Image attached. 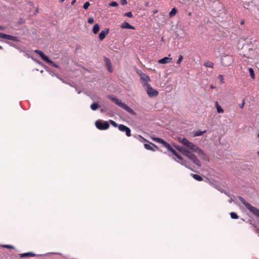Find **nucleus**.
<instances>
[{
    "label": "nucleus",
    "mask_w": 259,
    "mask_h": 259,
    "mask_svg": "<svg viewBox=\"0 0 259 259\" xmlns=\"http://www.w3.org/2000/svg\"><path fill=\"white\" fill-rule=\"evenodd\" d=\"M34 52L36 54L39 55L41 58H42V56H44L45 55V54H44V53L42 52H41V51H39L38 50H35L34 51Z\"/></svg>",
    "instance_id": "nucleus-25"
},
{
    "label": "nucleus",
    "mask_w": 259,
    "mask_h": 259,
    "mask_svg": "<svg viewBox=\"0 0 259 259\" xmlns=\"http://www.w3.org/2000/svg\"><path fill=\"white\" fill-rule=\"evenodd\" d=\"M191 176L198 181H201L202 180V178L199 175L191 174Z\"/></svg>",
    "instance_id": "nucleus-17"
},
{
    "label": "nucleus",
    "mask_w": 259,
    "mask_h": 259,
    "mask_svg": "<svg viewBox=\"0 0 259 259\" xmlns=\"http://www.w3.org/2000/svg\"><path fill=\"white\" fill-rule=\"evenodd\" d=\"M244 24V20H242L240 22V24L241 25H243Z\"/></svg>",
    "instance_id": "nucleus-48"
},
{
    "label": "nucleus",
    "mask_w": 259,
    "mask_h": 259,
    "mask_svg": "<svg viewBox=\"0 0 259 259\" xmlns=\"http://www.w3.org/2000/svg\"><path fill=\"white\" fill-rule=\"evenodd\" d=\"M184 147L180 146L179 145L175 146V148L180 152H181L184 155L187 156L190 160H192L198 166H200L201 163L199 160L197 158L196 155L192 153L189 148L186 146L184 145Z\"/></svg>",
    "instance_id": "nucleus-2"
},
{
    "label": "nucleus",
    "mask_w": 259,
    "mask_h": 259,
    "mask_svg": "<svg viewBox=\"0 0 259 259\" xmlns=\"http://www.w3.org/2000/svg\"><path fill=\"white\" fill-rule=\"evenodd\" d=\"M120 4L122 5H125L127 4L126 0H120Z\"/></svg>",
    "instance_id": "nucleus-40"
},
{
    "label": "nucleus",
    "mask_w": 259,
    "mask_h": 259,
    "mask_svg": "<svg viewBox=\"0 0 259 259\" xmlns=\"http://www.w3.org/2000/svg\"><path fill=\"white\" fill-rule=\"evenodd\" d=\"M118 130L121 132H125L127 137H130L131 136V129L123 124H119L118 126Z\"/></svg>",
    "instance_id": "nucleus-8"
},
{
    "label": "nucleus",
    "mask_w": 259,
    "mask_h": 259,
    "mask_svg": "<svg viewBox=\"0 0 259 259\" xmlns=\"http://www.w3.org/2000/svg\"><path fill=\"white\" fill-rule=\"evenodd\" d=\"M124 16L130 17V18H132L133 17V13L131 12H127V13H125Z\"/></svg>",
    "instance_id": "nucleus-32"
},
{
    "label": "nucleus",
    "mask_w": 259,
    "mask_h": 259,
    "mask_svg": "<svg viewBox=\"0 0 259 259\" xmlns=\"http://www.w3.org/2000/svg\"><path fill=\"white\" fill-rule=\"evenodd\" d=\"M88 22L90 24H93L94 23V19L92 17H89L88 20Z\"/></svg>",
    "instance_id": "nucleus-36"
},
{
    "label": "nucleus",
    "mask_w": 259,
    "mask_h": 259,
    "mask_svg": "<svg viewBox=\"0 0 259 259\" xmlns=\"http://www.w3.org/2000/svg\"><path fill=\"white\" fill-rule=\"evenodd\" d=\"M76 0H72L71 2V5H73L76 3Z\"/></svg>",
    "instance_id": "nucleus-46"
},
{
    "label": "nucleus",
    "mask_w": 259,
    "mask_h": 259,
    "mask_svg": "<svg viewBox=\"0 0 259 259\" xmlns=\"http://www.w3.org/2000/svg\"><path fill=\"white\" fill-rule=\"evenodd\" d=\"M90 3H89V2H86V3H85L84 4V5H83V8L84 9L87 10V9H88V8H89V7L90 6Z\"/></svg>",
    "instance_id": "nucleus-33"
},
{
    "label": "nucleus",
    "mask_w": 259,
    "mask_h": 259,
    "mask_svg": "<svg viewBox=\"0 0 259 259\" xmlns=\"http://www.w3.org/2000/svg\"><path fill=\"white\" fill-rule=\"evenodd\" d=\"M163 146L165 147L168 151H170L171 148H172L171 146L167 143L166 141L163 144Z\"/></svg>",
    "instance_id": "nucleus-23"
},
{
    "label": "nucleus",
    "mask_w": 259,
    "mask_h": 259,
    "mask_svg": "<svg viewBox=\"0 0 259 259\" xmlns=\"http://www.w3.org/2000/svg\"><path fill=\"white\" fill-rule=\"evenodd\" d=\"M191 15V13H189V15L190 16Z\"/></svg>",
    "instance_id": "nucleus-58"
},
{
    "label": "nucleus",
    "mask_w": 259,
    "mask_h": 259,
    "mask_svg": "<svg viewBox=\"0 0 259 259\" xmlns=\"http://www.w3.org/2000/svg\"><path fill=\"white\" fill-rule=\"evenodd\" d=\"M244 105H245V100H243L242 102L239 104V107L241 108V109H243L244 106Z\"/></svg>",
    "instance_id": "nucleus-37"
},
{
    "label": "nucleus",
    "mask_w": 259,
    "mask_h": 259,
    "mask_svg": "<svg viewBox=\"0 0 259 259\" xmlns=\"http://www.w3.org/2000/svg\"><path fill=\"white\" fill-rule=\"evenodd\" d=\"M157 12V10H155V11H154V13L155 14Z\"/></svg>",
    "instance_id": "nucleus-55"
},
{
    "label": "nucleus",
    "mask_w": 259,
    "mask_h": 259,
    "mask_svg": "<svg viewBox=\"0 0 259 259\" xmlns=\"http://www.w3.org/2000/svg\"><path fill=\"white\" fill-rule=\"evenodd\" d=\"M250 54L254 55L255 54V51L253 49H249V50Z\"/></svg>",
    "instance_id": "nucleus-44"
},
{
    "label": "nucleus",
    "mask_w": 259,
    "mask_h": 259,
    "mask_svg": "<svg viewBox=\"0 0 259 259\" xmlns=\"http://www.w3.org/2000/svg\"><path fill=\"white\" fill-rule=\"evenodd\" d=\"M99 104L96 102L93 103L91 105V108L92 109V110H93L94 111L97 110L99 108Z\"/></svg>",
    "instance_id": "nucleus-19"
},
{
    "label": "nucleus",
    "mask_w": 259,
    "mask_h": 259,
    "mask_svg": "<svg viewBox=\"0 0 259 259\" xmlns=\"http://www.w3.org/2000/svg\"><path fill=\"white\" fill-rule=\"evenodd\" d=\"M172 58L169 57H164L163 59H160L157 61V63L159 64H166V63H172Z\"/></svg>",
    "instance_id": "nucleus-11"
},
{
    "label": "nucleus",
    "mask_w": 259,
    "mask_h": 259,
    "mask_svg": "<svg viewBox=\"0 0 259 259\" xmlns=\"http://www.w3.org/2000/svg\"><path fill=\"white\" fill-rule=\"evenodd\" d=\"M139 138L140 139V140L141 142L146 141V140L145 139H144L143 137H142L141 136H139Z\"/></svg>",
    "instance_id": "nucleus-42"
},
{
    "label": "nucleus",
    "mask_w": 259,
    "mask_h": 259,
    "mask_svg": "<svg viewBox=\"0 0 259 259\" xmlns=\"http://www.w3.org/2000/svg\"><path fill=\"white\" fill-rule=\"evenodd\" d=\"M176 156L179 160V161H178V162L183 165L184 164L182 162V161L183 160L182 157L180 155H179L178 154Z\"/></svg>",
    "instance_id": "nucleus-29"
},
{
    "label": "nucleus",
    "mask_w": 259,
    "mask_h": 259,
    "mask_svg": "<svg viewBox=\"0 0 259 259\" xmlns=\"http://www.w3.org/2000/svg\"><path fill=\"white\" fill-rule=\"evenodd\" d=\"M210 88H212V89H213V88H214V87H213V85H211L210 86Z\"/></svg>",
    "instance_id": "nucleus-54"
},
{
    "label": "nucleus",
    "mask_w": 259,
    "mask_h": 259,
    "mask_svg": "<svg viewBox=\"0 0 259 259\" xmlns=\"http://www.w3.org/2000/svg\"><path fill=\"white\" fill-rule=\"evenodd\" d=\"M258 154H259V152H258Z\"/></svg>",
    "instance_id": "nucleus-62"
},
{
    "label": "nucleus",
    "mask_w": 259,
    "mask_h": 259,
    "mask_svg": "<svg viewBox=\"0 0 259 259\" xmlns=\"http://www.w3.org/2000/svg\"><path fill=\"white\" fill-rule=\"evenodd\" d=\"M4 246H5V247H6V248H10V249H11V248H14V247H13V246H12V245H5Z\"/></svg>",
    "instance_id": "nucleus-43"
},
{
    "label": "nucleus",
    "mask_w": 259,
    "mask_h": 259,
    "mask_svg": "<svg viewBox=\"0 0 259 259\" xmlns=\"http://www.w3.org/2000/svg\"><path fill=\"white\" fill-rule=\"evenodd\" d=\"M169 151L171 152L172 154L175 156L178 154V153L173 148H171Z\"/></svg>",
    "instance_id": "nucleus-38"
},
{
    "label": "nucleus",
    "mask_w": 259,
    "mask_h": 259,
    "mask_svg": "<svg viewBox=\"0 0 259 259\" xmlns=\"http://www.w3.org/2000/svg\"><path fill=\"white\" fill-rule=\"evenodd\" d=\"M107 66V69L110 72H112V66Z\"/></svg>",
    "instance_id": "nucleus-41"
},
{
    "label": "nucleus",
    "mask_w": 259,
    "mask_h": 259,
    "mask_svg": "<svg viewBox=\"0 0 259 259\" xmlns=\"http://www.w3.org/2000/svg\"><path fill=\"white\" fill-rule=\"evenodd\" d=\"M215 106L217 110V112L219 113H223L224 112V110L221 107V106L219 105L218 102H215Z\"/></svg>",
    "instance_id": "nucleus-14"
},
{
    "label": "nucleus",
    "mask_w": 259,
    "mask_h": 259,
    "mask_svg": "<svg viewBox=\"0 0 259 259\" xmlns=\"http://www.w3.org/2000/svg\"><path fill=\"white\" fill-rule=\"evenodd\" d=\"M153 140L157 142V143H160V144H162V145L163 144V143H164L165 141L163 140V139H161V138H155L154 139H153Z\"/></svg>",
    "instance_id": "nucleus-21"
},
{
    "label": "nucleus",
    "mask_w": 259,
    "mask_h": 259,
    "mask_svg": "<svg viewBox=\"0 0 259 259\" xmlns=\"http://www.w3.org/2000/svg\"><path fill=\"white\" fill-rule=\"evenodd\" d=\"M218 77V79H220V83L221 84H223V83H224V77H223V76L222 75H219Z\"/></svg>",
    "instance_id": "nucleus-31"
},
{
    "label": "nucleus",
    "mask_w": 259,
    "mask_h": 259,
    "mask_svg": "<svg viewBox=\"0 0 259 259\" xmlns=\"http://www.w3.org/2000/svg\"><path fill=\"white\" fill-rule=\"evenodd\" d=\"M109 121L114 127L118 128L119 125L116 122L112 120H109Z\"/></svg>",
    "instance_id": "nucleus-28"
},
{
    "label": "nucleus",
    "mask_w": 259,
    "mask_h": 259,
    "mask_svg": "<svg viewBox=\"0 0 259 259\" xmlns=\"http://www.w3.org/2000/svg\"><path fill=\"white\" fill-rule=\"evenodd\" d=\"M109 28H105L102 30L101 32L99 33V38L100 40H103L106 35L109 33Z\"/></svg>",
    "instance_id": "nucleus-10"
},
{
    "label": "nucleus",
    "mask_w": 259,
    "mask_h": 259,
    "mask_svg": "<svg viewBox=\"0 0 259 259\" xmlns=\"http://www.w3.org/2000/svg\"><path fill=\"white\" fill-rule=\"evenodd\" d=\"M109 6L110 7H117L118 6V4L116 2H112L109 3Z\"/></svg>",
    "instance_id": "nucleus-30"
},
{
    "label": "nucleus",
    "mask_w": 259,
    "mask_h": 259,
    "mask_svg": "<svg viewBox=\"0 0 259 259\" xmlns=\"http://www.w3.org/2000/svg\"><path fill=\"white\" fill-rule=\"evenodd\" d=\"M249 58H250L251 59H256L257 60H258V58H256V56H250V57H249Z\"/></svg>",
    "instance_id": "nucleus-45"
},
{
    "label": "nucleus",
    "mask_w": 259,
    "mask_h": 259,
    "mask_svg": "<svg viewBox=\"0 0 259 259\" xmlns=\"http://www.w3.org/2000/svg\"><path fill=\"white\" fill-rule=\"evenodd\" d=\"M75 90L77 91L78 94H80L81 91L80 90H78L76 87H75Z\"/></svg>",
    "instance_id": "nucleus-47"
},
{
    "label": "nucleus",
    "mask_w": 259,
    "mask_h": 259,
    "mask_svg": "<svg viewBox=\"0 0 259 259\" xmlns=\"http://www.w3.org/2000/svg\"><path fill=\"white\" fill-rule=\"evenodd\" d=\"M0 37L14 41L18 40L17 37L0 32Z\"/></svg>",
    "instance_id": "nucleus-9"
},
{
    "label": "nucleus",
    "mask_w": 259,
    "mask_h": 259,
    "mask_svg": "<svg viewBox=\"0 0 259 259\" xmlns=\"http://www.w3.org/2000/svg\"><path fill=\"white\" fill-rule=\"evenodd\" d=\"M239 199L240 201L244 205L245 207L249 210L252 214H253L255 216L259 218V209L257 208L252 206L249 203L246 201L243 197L241 196H239Z\"/></svg>",
    "instance_id": "nucleus-3"
},
{
    "label": "nucleus",
    "mask_w": 259,
    "mask_h": 259,
    "mask_svg": "<svg viewBox=\"0 0 259 259\" xmlns=\"http://www.w3.org/2000/svg\"><path fill=\"white\" fill-rule=\"evenodd\" d=\"M120 27L123 29H135V28L132 25H130L128 22H124L122 23Z\"/></svg>",
    "instance_id": "nucleus-12"
},
{
    "label": "nucleus",
    "mask_w": 259,
    "mask_h": 259,
    "mask_svg": "<svg viewBox=\"0 0 259 259\" xmlns=\"http://www.w3.org/2000/svg\"><path fill=\"white\" fill-rule=\"evenodd\" d=\"M178 141L183 145L187 146L191 150L192 153L194 152H196L198 153L201 158L205 160H208V158L204 151L199 148L196 145H195L194 143L190 142L186 138L179 137L178 138Z\"/></svg>",
    "instance_id": "nucleus-1"
},
{
    "label": "nucleus",
    "mask_w": 259,
    "mask_h": 259,
    "mask_svg": "<svg viewBox=\"0 0 259 259\" xmlns=\"http://www.w3.org/2000/svg\"><path fill=\"white\" fill-rule=\"evenodd\" d=\"M63 82L64 83H65L67 84H68V83H69L68 82H67V81H65L64 80H63Z\"/></svg>",
    "instance_id": "nucleus-51"
},
{
    "label": "nucleus",
    "mask_w": 259,
    "mask_h": 259,
    "mask_svg": "<svg viewBox=\"0 0 259 259\" xmlns=\"http://www.w3.org/2000/svg\"><path fill=\"white\" fill-rule=\"evenodd\" d=\"M137 73L139 75L141 80V83L143 87L149 84V82L151 81L150 77L145 73H143L139 69H136Z\"/></svg>",
    "instance_id": "nucleus-5"
},
{
    "label": "nucleus",
    "mask_w": 259,
    "mask_h": 259,
    "mask_svg": "<svg viewBox=\"0 0 259 259\" xmlns=\"http://www.w3.org/2000/svg\"><path fill=\"white\" fill-rule=\"evenodd\" d=\"M68 85H70L71 87H74L75 88V87H74V85H73L72 84H71V83H68Z\"/></svg>",
    "instance_id": "nucleus-52"
},
{
    "label": "nucleus",
    "mask_w": 259,
    "mask_h": 259,
    "mask_svg": "<svg viewBox=\"0 0 259 259\" xmlns=\"http://www.w3.org/2000/svg\"><path fill=\"white\" fill-rule=\"evenodd\" d=\"M2 48V47L0 46V49H1Z\"/></svg>",
    "instance_id": "nucleus-61"
},
{
    "label": "nucleus",
    "mask_w": 259,
    "mask_h": 259,
    "mask_svg": "<svg viewBox=\"0 0 259 259\" xmlns=\"http://www.w3.org/2000/svg\"><path fill=\"white\" fill-rule=\"evenodd\" d=\"M34 52L36 54L39 55L41 58H42V56H44L45 55V54H44V53L42 52H41V51H39L38 50H35L34 51Z\"/></svg>",
    "instance_id": "nucleus-26"
},
{
    "label": "nucleus",
    "mask_w": 259,
    "mask_h": 259,
    "mask_svg": "<svg viewBox=\"0 0 259 259\" xmlns=\"http://www.w3.org/2000/svg\"><path fill=\"white\" fill-rule=\"evenodd\" d=\"M257 137L259 138V133L257 134Z\"/></svg>",
    "instance_id": "nucleus-59"
},
{
    "label": "nucleus",
    "mask_w": 259,
    "mask_h": 259,
    "mask_svg": "<svg viewBox=\"0 0 259 259\" xmlns=\"http://www.w3.org/2000/svg\"><path fill=\"white\" fill-rule=\"evenodd\" d=\"M206 131H196L194 133V136L195 137L201 136L203 133H205Z\"/></svg>",
    "instance_id": "nucleus-20"
},
{
    "label": "nucleus",
    "mask_w": 259,
    "mask_h": 259,
    "mask_svg": "<svg viewBox=\"0 0 259 259\" xmlns=\"http://www.w3.org/2000/svg\"><path fill=\"white\" fill-rule=\"evenodd\" d=\"M169 151L171 152L172 154L175 156L178 154V153L173 148H171Z\"/></svg>",
    "instance_id": "nucleus-39"
},
{
    "label": "nucleus",
    "mask_w": 259,
    "mask_h": 259,
    "mask_svg": "<svg viewBox=\"0 0 259 259\" xmlns=\"http://www.w3.org/2000/svg\"><path fill=\"white\" fill-rule=\"evenodd\" d=\"M100 27L98 24H96L93 27V32L94 34H97L99 30Z\"/></svg>",
    "instance_id": "nucleus-18"
},
{
    "label": "nucleus",
    "mask_w": 259,
    "mask_h": 259,
    "mask_svg": "<svg viewBox=\"0 0 259 259\" xmlns=\"http://www.w3.org/2000/svg\"><path fill=\"white\" fill-rule=\"evenodd\" d=\"M178 12V10L176 8H174L171 9L169 13L170 17H174Z\"/></svg>",
    "instance_id": "nucleus-15"
},
{
    "label": "nucleus",
    "mask_w": 259,
    "mask_h": 259,
    "mask_svg": "<svg viewBox=\"0 0 259 259\" xmlns=\"http://www.w3.org/2000/svg\"><path fill=\"white\" fill-rule=\"evenodd\" d=\"M65 0H60V3H63Z\"/></svg>",
    "instance_id": "nucleus-53"
},
{
    "label": "nucleus",
    "mask_w": 259,
    "mask_h": 259,
    "mask_svg": "<svg viewBox=\"0 0 259 259\" xmlns=\"http://www.w3.org/2000/svg\"><path fill=\"white\" fill-rule=\"evenodd\" d=\"M55 67L58 68L59 66H57V65H56V66H54Z\"/></svg>",
    "instance_id": "nucleus-57"
},
{
    "label": "nucleus",
    "mask_w": 259,
    "mask_h": 259,
    "mask_svg": "<svg viewBox=\"0 0 259 259\" xmlns=\"http://www.w3.org/2000/svg\"><path fill=\"white\" fill-rule=\"evenodd\" d=\"M47 63L51 64V65H55L48 57L45 55L41 58Z\"/></svg>",
    "instance_id": "nucleus-16"
},
{
    "label": "nucleus",
    "mask_w": 259,
    "mask_h": 259,
    "mask_svg": "<svg viewBox=\"0 0 259 259\" xmlns=\"http://www.w3.org/2000/svg\"><path fill=\"white\" fill-rule=\"evenodd\" d=\"M96 126L100 130H105L109 127V124L107 121L99 120L95 122Z\"/></svg>",
    "instance_id": "nucleus-6"
},
{
    "label": "nucleus",
    "mask_w": 259,
    "mask_h": 259,
    "mask_svg": "<svg viewBox=\"0 0 259 259\" xmlns=\"http://www.w3.org/2000/svg\"><path fill=\"white\" fill-rule=\"evenodd\" d=\"M230 216H231V218L233 219H237L239 218V217L237 215V214L234 212H231Z\"/></svg>",
    "instance_id": "nucleus-22"
},
{
    "label": "nucleus",
    "mask_w": 259,
    "mask_h": 259,
    "mask_svg": "<svg viewBox=\"0 0 259 259\" xmlns=\"http://www.w3.org/2000/svg\"><path fill=\"white\" fill-rule=\"evenodd\" d=\"M228 202L230 203H231L233 202V199L232 198H230V199L228 200Z\"/></svg>",
    "instance_id": "nucleus-49"
},
{
    "label": "nucleus",
    "mask_w": 259,
    "mask_h": 259,
    "mask_svg": "<svg viewBox=\"0 0 259 259\" xmlns=\"http://www.w3.org/2000/svg\"><path fill=\"white\" fill-rule=\"evenodd\" d=\"M104 60L105 61L106 65H111V61L109 59H108L107 58H105Z\"/></svg>",
    "instance_id": "nucleus-35"
},
{
    "label": "nucleus",
    "mask_w": 259,
    "mask_h": 259,
    "mask_svg": "<svg viewBox=\"0 0 259 259\" xmlns=\"http://www.w3.org/2000/svg\"><path fill=\"white\" fill-rule=\"evenodd\" d=\"M20 257H34L35 256V254L32 252H29L26 253H23L20 254Z\"/></svg>",
    "instance_id": "nucleus-13"
},
{
    "label": "nucleus",
    "mask_w": 259,
    "mask_h": 259,
    "mask_svg": "<svg viewBox=\"0 0 259 259\" xmlns=\"http://www.w3.org/2000/svg\"><path fill=\"white\" fill-rule=\"evenodd\" d=\"M183 59V56H182V55H180V56H179V59H178V60H177V62H176V63H177V64H180V63H181V62H182V61Z\"/></svg>",
    "instance_id": "nucleus-34"
},
{
    "label": "nucleus",
    "mask_w": 259,
    "mask_h": 259,
    "mask_svg": "<svg viewBox=\"0 0 259 259\" xmlns=\"http://www.w3.org/2000/svg\"><path fill=\"white\" fill-rule=\"evenodd\" d=\"M144 147L145 148V149H146L147 150H153V151L154 150L153 149L152 147L150 145L148 144H144Z\"/></svg>",
    "instance_id": "nucleus-27"
},
{
    "label": "nucleus",
    "mask_w": 259,
    "mask_h": 259,
    "mask_svg": "<svg viewBox=\"0 0 259 259\" xmlns=\"http://www.w3.org/2000/svg\"><path fill=\"white\" fill-rule=\"evenodd\" d=\"M151 144L153 145V146H155V145H154V144H153L152 143H150Z\"/></svg>",
    "instance_id": "nucleus-60"
},
{
    "label": "nucleus",
    "mask_w": 259,
    "mask_h": 259,
    "mask_svg": "<svg viewBox=\"0 0 259 259\" xmlns=\"http://www.w3.org/2000/svg\"><path fill=\"white\" fill-rule=\"evenodd\" d=\"M144 88L145 89L149 97L152 98L158 96V92L153 88L150 84L146 85V87Z\"/></svg>",
    "instance_id": "nucleus-7"
},
{
    "label": "nucleus",
    "mask_w": 259,
    "mask_h": 259,
    "mask_svg": "<svg viewBox=\"0 0 259 259\" xmlns=\"http://www.w3.org/2000/svg\"><path fill=\"white\" fill-rule=\"evenodd\" d=\"M208 66V67H211V68H213V66L211 65V66Z\"/></svg>",
    "instance_id": "nucleus-56"
},
{
    "label": "nucleus",
    "mask_w": 259,
    "mask_h": 259,
    "mask_svg": "<svg viewBox=\"0 0 259 259\" xmlns=\"http://www.w3.org/2000/svg\"><path fill=\"white\" fill-rule=\"evenodd\" d=\"M110 99L113 101L116 105L120 106L122 108L124 109L125 110H126L127 112L130 113V114L132 115H135V112L134 111V110L129 107L127 105H126L125 103H122L121 101L119 100V99H117L116 97H115L113 96H110Z\"/></svg>",
    "instance_id": "nucleus-4"
},
{
    "label": "nucleus",
    "mask_w": 259,
    "mask_h": 259,
    "mask_svg": "<svg viewBox=\"0 0 259 259\" xmlns=\"http://www.w3.org/2000/svg\"><path fill=\"white\" fill-rule=\"evenodd\" d=\"M249 71L250 75L251 77H252V78L254 79L255 78V74H254V71H253V69L251 68H250L249 69Z\"/></svg>",
    "instance_id": "nucleus-24"
},
{
    "label": "nucleus",
    "mask_w": 259,
    "mask_h": 259,
    "mask_svg": "<svg viewBox=\"0 0 259 259\" xmlns=\"http://www.w3.org/2000/svg\"><path fill=\"white\" fill-rule=\"evenodd\" d=\"M5 27L4 26H0V30H4Z\"/></svg>",
    "instance_id": "nucleus-50"
}]
</instances>
